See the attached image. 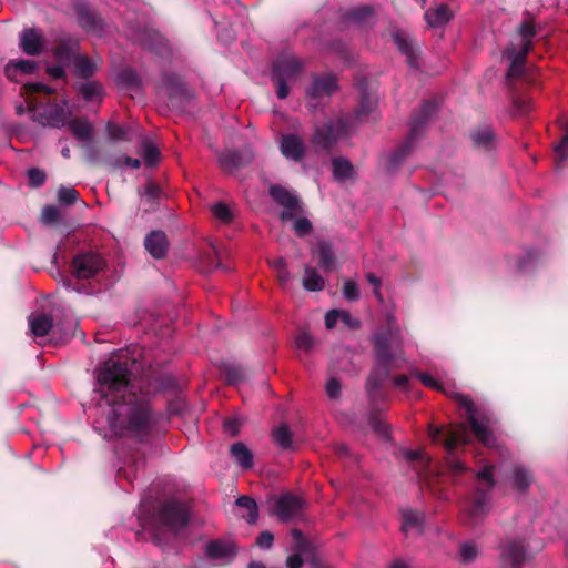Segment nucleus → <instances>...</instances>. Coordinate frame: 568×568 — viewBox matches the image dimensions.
Instances as JSON below:
<instances>
[{
	"mask_svg": "<svg viewBox=\"0 0 568 568\" xmlns=\"http://www.w3.org/2000/svg\"><path fill=\"white\" fill-rule=\"evenodd\" d=\"M129 364L122 353L113 354L98 369L94 393L99 396L94 428L105 438L146 436L154 423L149 402L130 384Z\"/></svg>",
	"mask_w": 568,
	"mask_h": 568,
	"instance_id": "nucleus-1",
	"label": "nucleus"
},
{
	"mask_svg": "<svg viewBox=\"0 0 568 568\" xmlns=\"http://www.w3.org/2000/svg\"><path fill=\"white\" fill-rule=\"evenodd\" d=\"M374 344L376 348V366L367 381V392L371 397L374 396V392L379 387L382 381L387 377L388 372L399 367L398 361L400 359L395 354L399 342L393 334H376L374 336Z\"/></svg>",
	"mask_w": 568,
	"mask_h": 568,
	"instance_id": "nucleus-2",
	"label": "nucleus"
},
{
	"mask_svg": "<svg viewBox=\"0 0 568 568\" xmlns=\"http://www.w3.org/2000/svg\"><path fill=\"white\" fill-rule=\"evenodd\" d=\"M536 33L535 27L530 21H524L519 28L518 42H513L506 49L505 55L510 61L508 78H517L524 71L525 58L532 45V38Z\"/></svg>",
	"mask_w": 568,
	"mask_h": 568,
	"instance_id": "nucleus-3",
	"label": "nucleus"
},
{
	"mask_svg": "<svg viewBox=\"0 0 568 568\" xmlns=\"http://www.w3.org/2000/svg\"><path fill=\"white\" fill-rule=\"evenodd\" d=\"M443 435V429L430 427L429 437L433 442H438ZM470 440L468 428L465 425L452 427L444 433V447L447 450V463L449 468L457 474L466 470V466L454 455V449L459 444H467Z\"/></svg>",
	"mask_w": 568,
	"mask_h": 568,
	"instance_id": "nucleus-4",
	"label": "nucleus"
},
{
	"mask_svg": "<svg viewBox=\"0 0 568 568\" xmlns=\"http://www.w3.org/2000/svg\"><path fill=\"white\" fill-rule=\"evenodd\" d=\"M189 521V513L184 505L176 501L165 503L159 514V527L155 539L161 542L162 534L176 535Z\"/></svg>",
	"mask_w": 568,
	"mask_h": 568,
	"instance_id": "nucleus-5",
	"label": "nucleus"
},
{
	"mask_svg": "<svg viewBox=\"0 0 568 568\" xmlns=\"http://www.w3.org/2000/svg\"><path fill=\"white\" fill-rule=\"evenodd\" d=\"M458 404L465 408L467 418L469 419L471 429L476 437L487 447L495 445L496 438L491 432L493 418L490 415H479L477 409L467 396L458 395Z\"/></svg>",
	"mask_w": 568,
	"mask_h": 568,
	"instance_id": "nucleus-6",
	"label": "nucleus"
},
{
	"mask_svg": "<svg viewBox=\"0 0 568 568\" xmlns=\"http://www.w3.org/2000/svg\"><path fill=\"white\" fill-rule=\"evenodd\" d=\"M26 102L28 111L32 113L33 121L42 126L62 128L71 116V110L65 104H45L37 108L31 99H27Z\"/></svg>",
	"mask_w": 568,
	"mask_h": 568,
	"instance_id": "nucleus-7",
	"label": "nucleus"
},
{
	"mask_svg": "<svg viewBox=\"0 0 568 568\" xmlns=\"http://www.w3.org/2000/svg\"><path fill=\"white\" fill-rule=\"evenodd\" d=\"M302 67V62L292 54L278 58L272 75L276 84V95L278 99H285L288 95L287 83L295 79Z\"/></svg>",
	"mask_w": 568,
	"mask_h": 568,
	"instance_id": "nucleus-8",
	"label": "nucleus"
},
{
	"mask_svg": "<svg viewBox=\"0 0 568 568\" xmlns=\"http://www.w3.org/2000/svg\"><path fill=\"white\" fill-rule=\"evenodd\" d=\"M103 267L104 261L99 254H79L72 262V275L79 280H87L95 276Z\"/></svg>",
	"mask_w": 568,
	"mask_h": 568,
	"instance_id": "nucleus-9",
	"label": "nucleus"
},
{
	"mask_svg": "<svg viewBox=\"0 0 568 568\" xmlns=\"http://www.w3.org/2000/svg\"><path fill=\"white\" fill-rule=\"evenodd\" d=\"M274 514L282 521H290L298 518L304 509L305 503L301 497L292 494H283L274 499Z\"/></svg>",
	"mask_w": 568,
	"mask_h": 568,
	"instance_id": "nucleus-10",
	"label": "nucleus"
},
{
	"mask_svg": "<svg viewBox=\"0 0 568 568\" xmlns=\"http://www.w3.org/2000/svg\"><path fill=\"white\" fill-rule=\"evenodd\" d=\"M270 193L274 201L283 207L281 213L283 221L292 220L294 216L303 213V207L297 196L290 190L281 185H272Z\"/></svg>",
	"mask_w": 568,
	"mask_h": 568,
	"instance_id": "nucleus-11",
	"label": "nucleus"
},
{
	"mask_svg": "<svg viewBox=\"0 0 568 568\" xmlns=\"http://www.w3.org/2000/svg\"><path fill=\"white\" fill-rule=\"evenodd\" d=\"M347 133L344 121L337 123H328L322 128H317L313 135V144L317 150H328L331 145Z\"/></svg>",
	"mask_w": 568,
	"mask_h": 568,
	"instance_id": "nucleus-12",
	"label": "nucleus"
},
{
	"mask_svg": "<svg viewBox=\"0 0 568 568\" xmlns=\"http://www.w3.org/2000/svg\"><path fill=\"white\" fill-rule=\"evenodd\" d=\"M489 498L485 493H477L474 500L468 504L465 509V523L467 525H476L488 511Z\"/></svg>",
	"mask_w": 568,
	"mask_h": 568,
	"instance_id": "nucleus-13",
	"label": "nucleus"
},
{
	"mask_svg": "<svg viewBox=\"0 0 568 568\" xmlns=\"http://www.w3.org/2000/svg\"><path fill=\"white\" fill-rule=\"evenodd\" d=\"M282 154L293 161H300L305 154V145L301 136L294 133L284 134L280 141Z\"/></svg>",
	"mask_w": 568,
	"mask_h": 568,
	"instance_id": "nucleus-14",
	"label": "nucleus"
},
{
	"mask_svg": "<svg viewBox=\"0 0 568 568\" xmlns=\"http://www.w3.org/2000/svg\"><path fill=\"white\" fill-rule=\"evenodd\" d=\"M20 48L28 55H37L44 49V39L36 29H26L20 34Z\"/></svg>",
	"mask_w": 568,
	"mask_h": 568,
	"instance_id": "nucleus-15",
	"label": "nucleus"
},
{
	"mask_svg": "<svg viewBox=\"0 0 568 568\" xmlns=\"http://www.w3.org/2000/svg\"><path fill=\"white\" fill-rule=\"evenodd\" d=\"M72 134L81 142L88 143V156L90 161L95 160V151L91 143L92 140V125L89 121L83 119H77L68 121Z\"/></svg>",
	"mask_w": 568,
	"mask_h": 568,
	"instance_id": "nucleus-16",
	"label": "nucleus"
},
{
	"mask_svg": "<svg viewBox=\"0 0 568 568\" xmlns=\"http://www.w3.org/2000/svg\"><path fill=\"white\" fill-rule=\"evenodd\" d=\"M337 90V80L334 75H325L315 78L312 84L307 88V95L310 98H322L331 95Z\"/></svg>",
	"mask_w": 568,
	"mask_h": 568,
	"instance_id": "nucleus-17",
	"label": "nucleus"
},
{
	"mask_svg": "<svg viewBox=\"0 0 568 568\" xmlns=\"http://www.w3.org/2000/svg\"><path fill=\"white\" fill-rule=\"evenodd\" d=\"M146 251L154 258H162L168 251V240L164 232L153 231L144 240Z\"/></svg>",
	"mask_w": 568,
	"mask_h": 568,
	"instance_id": "nucleus-18",
	"label": "nucleus"
},
{
	"mask_svg": "<svg viewBox=\"0 0 568 568\" xmlns=\"http://www.w3.org/2000/svg\"><path fill=\"white\" fill-rule=\"evenodd\" d=\"M501 557L510 568H518L525 560V548L521 542L510 541L503 546Z\"/></svg>",
	"mask_w": 568,
	"mask_h": 568,
	"instance_id": "nucleus-19",
	"label": "nucleus"
},
{
	"mask_svg": "<svg viewBox=\"0 0 568 568\" xmlns=\"http://www.w3.org/2000/svg\"><path fill=\"white\" fill-rule=\"evenodd\" d=\"M206 554L212 559L229 560L235 555V546L231 541H211L206 546Z\"/></svg>",
	"mask_w": 568,
	"mask_h": 568,
	"instance_id": "nucleus-20",
	"label": "nucleus"
},
{
	"mask_svg": "<svg viewBox=\"0 0 568 568\" xmlns=\"http://www.w3.org/2000/svg\"><path fill=\"white\" fill-rule=\"evenodd\" d=\"M37 69V63L32 60H13L6 67L8 79L18 81L19 75L32 74Z\"/></svg>",
	"mask_w": 568,
	"mask_h": 568,
	"instance_id": "nucleus-21",
	"label": "nucleus"
},
{
	"mask_svg": "<svg viewBox=\"0 0 568 568\" xmlns=\"http://www.w3.org/2000/svg\"><path fill=\"white\" fill-rule=\"evenodd\" d=\"M416 377L427 387L446 393L445 384L447 374L444 371L434 369L430 373L416 372Z\"/></svg>",
	"mask_w": 568,
	"mask_h": 568,
	"instance_id": "nucleus-22",
	"label": "nucleus"
},
{
	"mask_svg": "<svg viewBox=\"0 0 568 568\" xmlns=\"http://www.w3.org/2000/svg\"><path fill=\"white\" fill-rule=\"evenodd\" d=\"M393 39L399 51L406 55L408 64L413 68H416L417 62L415 48L410 41L409 36L403 31H395L393 33Z\"/></svg>",
	"mask_w": 568,
	"mask_h": 568,
	"instance_id": "nucleus-23",
	"label": "nucleus"
},
{
	"mask_svg": "<svg viewBox=\"0 0 568 568\" xmlns=\"http://www.w3.org/2000/svg\"><path fill=\"white\" fill-rule=\"evenodd\" d=\"M53 326L51 316L45 314H32L29 316V327L33 336L43 337L48 335Z\"/></svg>",
	"mask_w": 568,
	"mask_h": 568,
	"instance_id": "nucleus-24",
	"label": "nucleus"
},
{
	"mask_svg": "<svg viewBox=\"0 0 568 568\" xmlns=\"http://www.w3.org/2000/svg\"><path fill=\"white\" fill-rule=\"evenodd\" d=\"M453 14L445 4H439L425 12V19L432 28H439L449 22Z\"/></svg>",
	"mask_w": 568,
	"mask_h": 568,
	"instance_id": "nucleus-25",
	"label": "nucleus"
},
{
	"mask_svg": "<svg viewBox=\"0 0 568 568\" xmlns=\"http://www.w3.org/2000/svg\"><path fill=\"white\" fill-rule=\"evenodd\" d=\"M312 255L318 257V264L323 271H331L334 264V252L332 246L324 241L312 248Z\"/></svg>",
	"mask_w": 568,
	"mask_h": 568,
	"instance_id": "nucleus-26",
	"label": "nucleus"
},
{
	"mask_svg": "<svg viewBox=\"0 0 568 568\" xmlns=\"http://www.w3.org/2000/svg\"><path fill=\"white\" fill-rule=\"evenodd\" d=\"M302 284L306 291L318 292L324 288L325 280L314 267L306 265Z\"/></svg>",
	"mask_w": 568,
	"mask_h": 568,
	"instance_id": "nucleus-27",
	"label": "nucleus"
},
{
	"mask_svg": "<svg viewBox=\"0 0 568 568\" xmlns=\"http://www.w3.org/2000/svg\"><path fill=\"white\" fill-rule=\"evenodd\" d=\"M230 452L237 465L243 469H248L253 466V454L243 443L233 444Z\"/></svg>",
	"mask_w": 568,
	"mask_h": 568,
	"instance_id": "nucleus-28",
	"label": "nucleus"
},
{
	"mask_svg": "<svg viewBox=\"0 0 568 568\" xmlns=\"http://www.w3.org/2000/svg\"><path fill=\"white\" fill-rule=\"evenodd\" d=\"M423 516L414 510H405L402 514V530L404 534H420Z\"/></svg>",
	"mask_w": 568,
	"mask_h": 568,
	"instance_id": "nucleus-29",
	"label": "nucleus"
},
{
	"mask_svg": "<svg viewBox=\"0 0 568 568\" xmlns=\"http://www.w3.org/2000/svg\"><path fill=\"white\" fill-rule=\"evenodd\" d=\"M236 505L246 511L242 514V517L245 518L248 524H255L257 521L258 509L254 499L247 496H241L236 499Z\"/></svg>",
	"mask_w": 568,
	"mask_h": 568,
	"instance_id": "nucleus-30",
	"label": "nucleus"
},
{
	"mask_svg": "<svg viewBox=\"0 0 568 568\" xmlns=\"http://www.w3.org/2000/svg\"><path fill=\"white\" fill-rule=\"evenodd\" d=\"M332 165H333L334 178L337 181L343 182V181L352 178L353 166L346 159L336 158L333 160Z\"/></svg>",
	"mask_w": 568,
	"mask_h": 568,
	"instance_id": "nucleus-31",
	"label": "nucleus"
},
{
	"mask_svg": "<svg viewBox=\"0 0 568 568\" xmlns=\"http://www.w3.org/2000/svg\"><path fill=\"white\" fill-rule=\"evenodd\" d=\"M532 483L531 473L524 466H515L513 470V486L523 490Z\"/></svg>",
	"mask_w": 568,
	"mask_h": 568,
	"instance_id": "nucleus-32",
	"label": "nucleus"
},
{
	"mask_svg": "<svg viewBox=\"0 0 568 568\" xmlns=\"http://www.w3.org/2000/svg\"><path fill=\"white\" fill-rule=\"evenodd\" d=\"M219 162L223 169L232 171L242 164V159L237 152L226 150L219 155Z\"/></svg>",
	"mask_w": 568,
	"mask_h": 568,
	"instance_id": "nucleus-33",
	"label": "nucleus"
},
{
	"mask_svg": "<svg viewBox=\"0 0 568 568\" xmlns=\"http://www.w3.org/2000/svg\"><path fill=\"white\" fill-rule=\"evenodd\" d=\"M273 438L275 443L287 449L292 446V434L286 425H281L273 430Z\"/></svg>",
	"mask_w": 568,
	"mask_h": 568,
	"instance_id": "nucleus-34",
	"label": "nucleus"
},
{
	"mask_svg": "<svg viewBox=\"0 0 568 568\" xmlns=\"http://www.w3.org/2000/svg\"><path fill=\"white\" fill-rule=\"evenodd\" d=\"M473 141L479 148L488 149L493 146L494 134L490 129L484 128L473 133Z\"/></svg>",
	"mask_w": 568,
	"mask_h": 568,
	"instance_id": "nucleus-35",
	"label": "nucleus"
},
{
	"mask_svg": "<svg viewBox=\"0 0 568 568\" xmlns=\"http://www.w3.org/2000/svg\"><path fill=\"white\" fill-rule=\"evenodd\" d=\"M142 156L148 165H155L160 160V151L152 142L144 141Z\"/></svg>",
	"mask_w": 568,
	"mask_h": 568,
	"instance_id": "nucleus-36",
	"label": "nucleus"
},
{
	"mask_svg": "<svg viewBox=\"0 0 568 568\" xmlns=\"http://www.w3.org/2000/svg\"><path fill=\"white\" fill-rule=\"evenodd\" d=\"M75 73L79 77L88 78L95 71V64L84 57H79L75 61Z\"/></svg>",
	"mask_w": 568,
	"mask_h": 568,
	"instance_id": "nucleus-37",
	"label": "nucleus"
},
{
	"mask_svg": "<svg viewBox=\"0 0 568 568\" xmlns=\"http://www.w3.org/2000/svg\"><path fill=\"white\" fill-rule=\"evenodd\" d=\"M223 373L226 382L232 385L239 384L244 377L242 368L236 365H225Z\"/></svg>",
	"mask_w": 568,
	"mask_h": 568,
	"instance_id": "nucleus-38",
	"label": "nucleus"
},
{
	"mask_svg": "<svg viewBox=\"0 0 568 568\" xmlns=\"http://www.w3.org/2000/svg\"><path fill=\"white\" fill-rule=\"evenodd\" d=\"M80 92L85 100L101 97L102 87L97 82H85L80 87Z\"/></svg>",
	"mask_w": 568,
	"mask_h": 568,
	"instance_id": "nucleus-39",
	"label": "nucleus"
},
{
	"mask_svg": "<svg viewBox=\"0 0 568 568\" xmlns=\"http://www.w3.org/2000/svg\"><path fill=\"white\" fill-rule=\"evenodd\" d=\"M291 221H293V229L298 236H304L312 231L311 222L302 214L294 216Z\"/></svg>",
	"mask_w": 568,
	"mask_h": 568,
	"instance_id": "nucleus-40",
	"label": "nucleus"
},
{
	"mask_svg": "<svg viewBox=\"0 0 568 568\" xmlns=\"http://www.w3.org/2000/svg\"><path fill=\"white\" fill-rule=\"evenodd\" d=\"M478 552V547L473 541L464 542L460 546L459 550L462 561L464 562H470L471 560H474L477 557Z\"/></svg>",
	"mask_w": 568,
	"mask_h": 568,
	"instance_id": "nucleus-41",
	"label": "nucleus"
},
{
	"mask_svg": "<svg viewBox=\"0 0 568 568\" xmlns=\"http://www.w3.org/2000/svg\"><path fill=\"white\" fill-rule=\"evenodd\" d=\"M564 130L565 135L561 142L555 148L558 162H564L565 160L568 159V121L566 122Z\"/></svg>",
	"mask_w": 568,
	"mask_h": 568,
	"instance_id": "nucleus-42",
	"label": "nucleus"
},
{
	"mask_svg": "<svg viewBox=\"0 0 568 568\" xmlns=\"http://www.w3.org/2000/svg\"><path fill=\"white\" fill-rule=\"evenodd\" d=\"M78 192L73 187L62 186L58 191V199L61 204L71 205L77 201Z\"/></svg>",
	"mask_w": 568,
	"mask_h": 568,
	"instance_id": "nucleus-43",
	"label": "nucleus"
},
{
	"mask_svg": "<svg viewBox=\"0 0 568 568\" xmlns=\"http://www.w3.org/2000/svg\"><path fill=\"white\" fill-rule=\"evenodd\" d=\"M213 215L221 222L229 223L232 220V213L227 205L224 203H216L212 206Z\"/></svg>",
	"mask_w": 568,
	"mask_h": 568,
	"instance_id": "nucleus-44",
	"label": "nucleus"
},
{
	"mask_svg": "<svg viewBox=\"0 0 568 568\" xmlns=\"http://www.w3.org/2000/svg\"><path fill=\"white\" fill-rule=\"evenodd\" d=\"M313 343L314 342H313L312 336L306 332L300 333L295 339L296 349L298 352H304V353H307L311 351V348L313 347Z\"/></svg>",
	"mask_w": 568,
	"mask_h": 568,
	"instance_id": "nucleus-45",
	"label": "nucleus"
},
{
	"mask_svg": "<svg viewBox=\"0 0 568 568\" xmlns=\"http://www.w3.org/2000/svg\"><path fill=\"white\" fill-rule=\"evenodd\" d=\"M343 295L348 301H356L359 297V288L358 285L352 281L347 280L343 285Z\"/></svg>",
	"mask_w": 568,
	"mask_h": 568,
	"instance_id": "nucleus-46",
	"label": "nucleus"
},
{
	"mask_svg": "<svg viewBox=\"0 0 568 568\" xmlns=\"http://www.w3.org/2000/svg\"><path fill=\"white\" fill-rule=\"evenodd\" d=\"M108 135L112 141H121L126 138V129L113 123H109L106 126Z\"/></svg>",
	"mask_w": 568,
	"mask_h": 568,
	"instance_id": "nucleus-47",
	"label": "nucleus"
},
{
	"mask_svg": "<svg viewBox=\"0 0 568 568\" xmlns=\"http://www.w3.org/2000/svg\"><path fill=\"white\" fill-rule=\"evenodd\" d=\"M367 282L373 286V294L378 301V303H383L384 298L381 292V280L373 273H367L366 275Z\"/></svg>",
	"mask_w": 568,
	"mask_h": 568,
	"instance_id": "nucleus-48",
	"label": "nucleus"
},
{
	"mask_svg": "<svg viewBox=\"0 0 568 568\" xmlns=\"http://www.w3.org/2000/svg\"><path fill=\"white\" fill-rule=\"evenodd\" d=\"M404 456L408 460H417L423 465L430 463V457L423 450H405Z\"/></svg>",
	"mask_w": 568,
	"mask_h": 568,
	"instance_id": "nucleus-49",
	"label": "nucleus"
},
{
	"mask_svg": "<svg viewBox=\"0 0 568 568\" xmlns=\"http://www.w3.org/2000/svg\"><path fill=\"white\" fill-rule=\"evenodd\" d=\"M60 217V211L55 206H47L42 211L41 219L44 223H54Z\"/></svg>",
	"mask_w": 568,
	"mask_h": 568,
	"instance_id": "nucleus-50",
	"label": "nucleus"
},
{
	"mask_svg": "<svg viewBox=\"0 0 568 568\" xmlns=\"http://www.w3.org/2000/svg\"><path fill=\"white\" fill-rule=\"evenodd\" d=\"M24 91L28 94H32L36 92H44L47 94H51L53 92V90L51 88H49L40 82H30V83L24 84Z\"/></svg>",
	"mask_w": 568,
	"mask_h": 568,
	"instance_id": "nucleus-51",
	"label": "nucleus"
},
{
	"mask_svg": "<svg viewBox=\"0 0 568 568\" xmlns=\"http://www.w3.org/2000/svg\"><path fill=\"white\" fill-rule=\"evenodd\" d=\"M477 478L484 481L488 487L494 485V467L486 466L484 469L477 473Z\"/></svg>",
	"mask_w": 568,
	"mask_h": 568,
	"instance_id": "nucleus-52",
	"label": "nucleus"
},
{
	"mask_svg": "<svg viewBox=\"0 0 568 568\" xmlns=\"http://www.w3.org/2000/svg\"><path fill=\"white\" fill-rule=\"evenodd\" d=\"M29 181L32 186L41 185L45 180V174L39 169H30L28 172Z\"/></svg>",
	"mask_w": 568,
	"mask_h": 568,
	"instance_id": "nucleus-53",
	"label": "nucleus"
},
{
	"mask_svg": "<svg viewBox=\"0 0 568 568\" xmlns=\"http://www.w3.org/2000/svg\"><path fill=\"white\" fill-rule=\"evenodd\" d=\"M80 23L88 30L95 31L100 27V21L92 14H81Z\"/></svg>",
	"mask_w": 568,
	"mask_h": 568,
	"instance_id": "nucleus-54",
	"label": "nucleus"
},
{
	"mask_svg": "<svg viewBox=\"0 0 568 568\" xmlns=\"http://www.w3.org/2000/svg\"><path fill=\"white\" fill-rule=\"evenodd\" d=\"M326 394L329 398H337L341 394V385L336 378H331L326 383Z\"/></svg>",
	"mask_w": 568,
	"mask_h": 568,
	"instance_id": "nucleus-55",
	"label": "nucleus"
},
{
	"mask_svg": "<svg viewBox=\"0 0 568 568\" xmlns=\"http://www.w3.org/2000/svg\"><path fill=\"white\" fill-rule=\"evenodd\" d=\"M274 537L270 531H263L256 539V545L260 548L268 549L273 544Z\"/></svg>",
	"mask_w": 568,
	"mask_h": 568,
	"instance_id": "nucleus-56",
	"label": "nucleus"
},
{
	"mask_svg": "<svg viewBox=\"0 0 568 568\" xmlns=\"http://www.w3.org/2000/svg\"><path fill=\"white\" fill-rule=\"evenodd\" d=\"M339 320L351 328L359 326V321L354 318L347 311H339Z\"/></svg>",
	"mask_w": 568,
	"mask_h": 568,
	"instance_id": "nucleus-57",
	"label": "nucleus"
},
{
	"mask_svg": "<svg viewBox=\"0 0 568 568\" xmlns=\"http://www.w3.org/2000/svg\"><path fill=\"white\" fill-rule=\"evenodd\" d=\"M239 422L237 419H226L223 423L224 432L231 436H236L239 434Z\"/></svg>",
	"mask_w": 568,
	"mask_h": 568,
	"instance_id": "nucleus-58",
	"label": "nucleus"
},
{
	"mask_svg": "<svg viewBox=\"0 0 568 568\" xmlns=\"http://www.w3.org/2000/svg\"><path fill=\"white\" fill-rule=\"evenodd\" d=\"M339 320V311L332 310L325 315V325L327 328H333Z\"/></svg>",
	"mask_w": 568,
	"mask_h": 568,
	"instance_id": "nucleus-59",
	"label": "nucleus"
},
{
	"mask_svg": "<svg viewBox=\"0 0 568 568\" xmlns=\"http://www.w3.org/2000/svg\"><path fill=\"white\" fill-rule=\"evenodd\" d=\"M159 194V189L153 183H149L145 185L143 196L150 200L155 199Z\"/></svg>",
	"mask_w": 568,
	"mask_h": 568,
	"instance_id": "nucleus-60",
	"label": "nucleus"
},
{
	"mask_svg": "<svg viewBox=\"0 0 568 568\" xmlns=\"http://www.w3.org/2000/svg\"><path fill=\"white\" fill-rule=\"evenodd\" d=\"M286 566H287V568H301L302 567L301 556L297 554L291 555L287 558Z\"/></svg>",
	"mask_w": 568,
	"mask_h": 568,
	"instance_id": "nucleus-61",
	"label": "nucleus"
},
{
	"mask_svg": "<svg viewBox=\"0 0 568 568\" xmlns=\"http://www.w3.org/2000/svg\"><path fill=\"white\" fill-rule=\"evenodd\" d=\"M277 278L281 285H286L291 280V274L287 268L280 270V272H277Z\"/></svg>",
	"mask_w": 568,
	"mask_h": 568,
	"instance_id": "nucleus-62",
	"label": "nucleus"
},
{
	"mask_svg": "<svg viewBox=\"0 0 568 568\" xmlns=\"http://www.w3.org/2000/svg\"><path fill=\"white\" fill-rule=\"evenodd\" d=\"M394 384L398 388L406 389L408 385V377L406 375H399L394 378Z\"/></svg>",
	"mask_w": 568,
	"mask_h": 568,
	"instance_id": "nucleus-63",
	"label": "nucleus"
},
{
	"mask_svg": "<svg viewBox=\"0 0 568 568\" xmlns=\"http://www.w3.org/2000/svg\"><path fill=\"white\" fill-rule=\"evenodd\" d=\"M371 13V10L368 8H361V9H357L353 12V19L355 20H362L364 19L366 16H368Z\"/></svg>",
	"mask_w": 568,
	"mask_h": 568,
	"instance_id": "nucleus-64",
	"label": "nucleus"
}]
</instances>
